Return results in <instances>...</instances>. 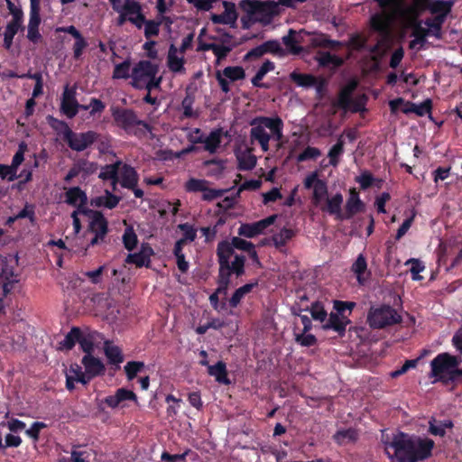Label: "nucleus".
Wrapping results in <instances>:
<instances>
[{
	"label": "nucleus",
	"instance_id": "1",
	"mask_svg": "<svg viewBox=\"0 0 462 462\" xmlns=\"http://www.w3.org/2000/svg\"><path fill=\"white\" fill-rule=\"evenodd\" d=\"M435 442L430 438L399 432L385 446V453L392 462H419L430 458Z\"/></svg>",
	"mask_w": 462,
	"mask_h": 462
},
{
	"label": "nucleus",
	"instance_id": "2",
	"mask_svg": "<svg viewBox=\"0 0 462 462\" xmlns=\"http://www.w3.org/2000/svg\"><path fill=\"white\" fill-rule=\"evenodd\" d=\"M459 361L457 356L448 353L439 354L430 362V377L444 384L462 379V368H457Z\"/></svg>",
	"mask_w": 462,
	"mask_h": 462
},
{
	"label": "nucleus",
	"instance_id": "3",
	"mask_svg": "<svg viewBox=\"0 0 462 462\" xmlns=\"http://www.w3.org/2000/svg\"><path fill=\"white\" fill-rule=\"evenodd\" d=\"M112 116L116 125L124 129L128 134L141 137L152 129L147 122L139 119L133 109L113 107Z\"/></svg>",
	"mask_w": 462,
	"mask_h": 462
},
{
	"label": "nucleus",
	"instance_id": "4",
	"mask_svg": "<svg viewBox=\"0 0 462 462\" xmlns=\"http://www.w3.org/2000/svg\"><path fill=\"white\" fill-rule=\"evenodd\" d=\"M238 5L244 13L253 14L263 26L269 25L280 14L278 4L271 0H241Z\"/></svg>",
	"mask_w": 462,
	"mask_h": 462
},
{
	"label": "nucleus",
	"instance_id": "5",
	"mask_svg": "<svg viewBox=\"0 0 462 462\" xmlns=\"http://www.w3.org/2000/svg\"><path fill=\"white\" fill-rule=\"evenodd\" d=\"M383 14H375L370 19L371 28L381 34L388 32L390 22L401 11L402 0H375Z\"/></svg>",
	"mask_w": 462,
	"mask_h": 462
},
{
	"label": "nucleus",
	"instance_id": "6",
	"mask_svg": "<svg viewBox=\"0 0 462 462\" xmlns=\"http://www.w3.org/2000/svg\"><path fill=\"white\" fill-rule=\"evenodd\" d=\"M402 321V316L390 305L372 307L367 314V322L374 329H382Z\"/></svg>",
	"mask_w": 462,
	"mask_h": 462
},
{
	"label": "nucleus",
	"instance_id": "7",
	"mask_svg": "<svg viewBox=\"0 0 462 462\" xmlns=\"http://www.w3.org/2000/svg\"><path fill=\"white\" fill-rule=\"evenodd\" d=\"M159 66L147 60L138 61L132 69L131 85L134 88L142 90L144 84L153 73H158Z\"/></svg>",
	"mask_w": 462,
	"mask_h": 462
},
{
	"label": "nucleus",
	"instance_id": "8",
	"mask_svg": "<svg viewBox=\"0 0 462 462\" xmlns=\"http://www.w3.org/2000/svg\"><path fill=\"white\" fill-rule=\"evenodd\" d=\"M98 137L99 134L92 130L79 133L71 130L63 141L72 151L80 152L91 147Z\"/></svg>",
	"mask_w": 462,
	"mask_h": 462
},
{
	"label": "nucleus",
	"instance_id": "9",
	"mask_svg": "<svg viewBox=\"0 0 462 462\" xmlns=\"http://www.w3.org/2000/svg\"><path fill=\"white\" fill-rule=\"evenodd\" d=\"M87 232L94 234V236L90 240L88 246H95L105 241V238L108 233V221L102 212L97 211L90 218Z\"/></svg>",
	"mask_w": 462,
	"mask_h": 462
},
{
	"label": "nucleus",
	"instance_id": "10",
	"mask_svg": "<svg viewBox=\"0 0 462 462\" xmlns=\"http://www.w3.org/2000/svg\"><path fill=\"white\" fill-rule=\"evenodd\" d=\"M277 218V215H271L262 220L254 223L241 224L237 233L240 236L253 238L262 234L268 226L273 225Z\"/></svg>",
	"mask_w": 462,
	"mask_h": 462
},
{
	"label": "nucleus",
	"instance_id": "11",
	"mask_svg": "<svg viewBox=\"0 0 462 462\" xmlns=\"http://www.w3.org/2000/svg\"><path fill=\"white\" fill-rule=\"evenodd\" d=\"M76 88L66 85L61 96L60 111L68 118H73L79 110V104L76 98Z\"/></svg>",
	"mask_w": 462,
	"mask_h": 462
},
{
	"label": "nucleus",
	"instance_id": "12",
	"mask_svg": "<svg viewBox=\"0 0 462 462\" xmlns=\"http://www.w3.org/2000/svg\"><path fill=\"white\" fill-rule=\"evenodd\" d=\"M252 126L250 130V140L252 143L257 142L263 152L269 150V142L272 138L271 134L266 132L267 128L263 124L258 122L256 117L250 121Z\"/></svg>",
	"mask_w": 462,
	"mask_h": 462
},
{
	"label": "nucleus",
	"instance_id": "13",
	"mask_svg": "<svg viewBox=\"0 0 462 462\" xmlns=\"http://www.w3.org/2000/svg\"><path fill=\"white\" fill-rule=\"evenodd\" d=\"M124 9L130 14L128 22L134 24L137 29H142L147 23V19L143 13L142 5L135 0H125Z\"/></svg>",
	"mask_w": 462,
	"mask_h": 462
},
{
	"label": "nucleus",
	"instance_id": "14",
	"mask_svg": "<svg viewBox=\"0 0 462 462\" xmlns=\"http://www.w3.org/2000/svg\"><path fill=\"white\" fill-rule=\"evenodd\" d=\"M126 401H133L136 402V394L131 390L125 388H118L114 395L106 396L103 400V402L109 408L116 409L119 406L125 407L124 402Z\"/></svg>",
	"mask_w": 462,
	"mask_h": 462
},
{
	"label": "nucleus",
	"instance_id": "15",
	"mask_svg": "<svg viewBox=\"0 0 462 462\" xmlns=\"http://www.w3.org/2000/svg\"><path fill=\"white\" fill-rule=\"evenodd\" d=\"M223 135H227V132L224 134L222 128H217L209 133L207 137L200 135L194 141V143H204V149L210 153H215L221 143V138Z\"/></svg>",
	"mask_w": 462,
	"mask_h": 462
},
{
	"label": "nucleus",
	"instance_id": "16",
	"mask_svg": "<svg viewBox=\"0 0 462 462\" xmlns=\"http://www.w3.org/2000/svg\"><path fill=\"white\" fill-rule=\"evenodd\" d=\"M256 120L263 124L271 132V136L277 142H281L283 138V121L279 116H256Z\"/></svg>",
	"mask_w": 462,
	"mask_h": 462
},
{
	"label": "nucleus",
	"instance_id": "17",
	"mask_svg": "<svg viewBox=\"0 0 462 462\" xmlns=\"http://www.w3.org/2000/svg\"><path fill=\"white\" fill-rule=\"evenodd\" d=\"M343 195L336 193L331 198H327L326 204L321 206L320 209L334 216L337 220H345L344 213L342 212Z\"/></svg>",
	"mask_w": 462,
	"mask_h": 462
},
{
	"label": "nucleus",
	"instance_id": "18",
	"mask_svg": "<svg viewBox=\"0 0 462 462\" xmlns=\"http://www.w3.org/2000/svg\"><path fill=\"white\" fill-rule=\"evenodd\" d=\"M223 6L225 11L220 14H212L211 21L215 24H230L233 25L237 20V13L236 5L232 2L224 1Z\"/></svg>",
	"mask_w": 462,
	"mask_h": 462
},
{
	"label": "nucleus",
	"instance_id": "19",
	"mask_svg": "<svg viewBox=\"0 0 462 462\" xmlns=\"http://www.w3.org/2000/svg\"><path fill=\"white\" fill-rule=\"evenodd\" d=\"M153 250L149 245H142L138 253L129 254L125 259V263L134 264L136 267H149L151 263V255Z\"/></svg>",
	"mask_w": 462,
	"mask_h": 462
},
{
	"label": "nucleus",
	"instance_id": "20",
	"mask_svg": "<svg viewBox=\"0 0 462 462\" xmlns=\"http://www.w3.org/2000/svg\"><path fill=\"white\" fill-rule=\"evenodd\" d=\"M365 204L360 199L359 193L355 188L350 189L344 212L345 219L352 218L356 214L364 210Z\"/></svg>",
	"mask_w": 462,
	"mask_h": 462
},
{
	"label": "nucleus",
	"instance_id": "21",
	"mask_svg": "<svg viewBox=\"0 0 462 462\" xmlns=\"http://www.w3.org/2000/svg\"><path fill=\"white\" fill-rule=\"evenodd\" d=\"M350 323L347 317L340 316L334 312H330L328 321L322 326L324 330L332 329L340 337H343L346 330V326Z\"/></svg>",
	"mask_w": 462,
	"mask_h": 462
},
{
	"label": "nucleus",
	"instance_id": "22",
	"mask_svg": "<svg viewBox=\"0 0 462 462\" xmlns=\"http://www.w3.org/2000/svg\"><path fill=\"white\" fill-rule=\"evenodd\" d=\"M356 87L357 83L354 80L343 87L338 93L337 99L334 106L347 111L350 108L351 103L353 102L352 96Z\"/></svg>",
	"mask_w": 462,
	"mask_h": 462
},
{
	"label": "nucleus",
	"instance_id": "23",
	"mask_svg": "<svg viewBox=\"0 0 462 462\" xmlns=\"http://www.w3.org/2000/svg\"><path fill=\"white\" fill-rule=\"evenodd\" d=\"M85 371L90 376H99L105 374L106 367L103 362L93 355H85L81 360Z\"/></svg>",
	"mask_w": 462,
	"mask_h": 462
},
{
	"label": "nucleus",
	"instance_id": "24",
	"mask_svg": "<svg viewBox=\"0 0 462 462\" xmlns=\"http://www.w3.org/2000/svg\"><path fill=\"white\" fill-rule=\"evenodd\" d=\"M235 256V246L233 243L226 240L220 241L217 247V256L219 266L227 268L231 256Z\"/></svg>",
	"mask_w": 462,
	"mask_h": 462
},
{
	"label": "nucleus",
	"instance_id": "25",
	"mask_svg": "<svg viewBox=\"0 0 462 462\" xmlns=\"http://www.w3.org/2000/svg\"><path fill=\"white\" fill-rule=\"evenodd\" d=\"M14 273L13 271L8 272L7 269L3 270V274L0 275V311L2 312L5 305H4V297L7 296L14 287L15 282H17L13 278Z\"/></svg>",
	"mask_w": 462,
	"mask_h": 462
},
{
	"label": "nucleus",
	"instance_id": "26",
	"mask_svg": "<svg viewBox=\"0 0 462 462\" xmlns=\"http://www.w3.org/2000/svg\"><path fill=\"white\" fill-rule=\"evenodd\" d=\"M121 180L120 184L125 189H134L137 186L139 175L135 169L129 164H122L120 166Z\"/></svg>",
	"mask_w": 462,
	"mask_h": 462
},
{
	"label": "nucleus",
	"instance_id": "27",
	"mask_svg": "<svg viewBox=\"0 0 462 462\" xmlns=\"http://www.w3.org/2000/svg\"><path fill=\"white\" fill-rule=\"evenodd\" d=\"M104 353L108 363L115 365V370L119 368V365L124 361V355L119 346H115L109 340L104 342Z\"/></svg>",
	"mask_w": 462,
	"mask_h": 462
},
{
	"label": "nucleus",
	"instance_id": "28",
	"mask_svg": "<svg viewBox=\"0 0 462 462\" xmlns=\"http://www.w3.org/2000/svg\"><path fill=\"white\" fill-rule=\"evenodd\" d=\"M454 1L452 0H433L428 5L429 11L435 16H440L442 19H447L450 14Z\"/></svg>",
	"mask_w": 462,
	"mask_h": 462
},
{
	"label": "nucleus",
	"instance_id": "29",
	"mask_svg": "<svg viewBox=\"0 0 462 462\" xmlns=\"http://www.w3.org/2000/svg\"><path fill=\"white\" fill-rule=\"evenodd\" d=\"M315 59L321 68L337 69L344 64V60L341 57L328 51H318Z\"/></svg>",
	"mask_w": 462,
	"mask_h": 462
},
{
	"label": "nucleus",
	"instance_id": "30",
	"mask_svg": "<svg viewBox=\"0 0 462 462\" xmlns=\"http://www.w3.org/2000/svg\"><path fill=\"white\" fill-rule=\"evenodd\" d=\"M178 49L174 44H171L167 56V66L173 73H184L185 60L183 57L177 56Z\"/></svg>",
	"mask_w": 462,
	"mask_h": 462
},
{
	"label": "nucleus",
	"instance_id": "31",
	"mask_svg": "<svg viewBox=\"0 0 462 462\" xmlns=\"http://www.w3.org/2000/svg\"><path fill=\"white\" fill-rule=\"evenodd\" d=\"M411 26L414 40L410 42V48L413 49L417 44L423 45L426 42V37L430 35V30L422 27L420 20L411 21Z\"/></svg>",
	"mask_w": 462,
	"mask_h": 462
},
{
	"label": "nucleus",
	"instance_id": "32",
	"mask_svg": "<svg viewBox=\"0 0 462 462\" xmlns=\"http://www.w3.org/2000/svg\"><path fill=\"white\" fill-rule=\"evenodd\" d=\"M297 32L290 29L287 35L282 38V43L285 45V51L288 54L299 55L302 52L303 48L300 45V41L296 39Z\"/></svg>",
	"mask_w": 462,
	"mask_h": 462
},
{
	"label": "nucleus",
	"instance_id": "33",
	"mask_svg": "<svg viewBox=\"0 0 462 462\" xmlns=\"http://www.w3.org/2000/svg\"><path fill=\"white\" fill-rule=\"evenodd\" d=\"M208 374L215 377V380L222 384L228 385L231 383L227 375L226 365L223 361H218L214 365H208Z\"/></svg>",
	"mask_w": 462,
	"mask_h": 462
},
{
	"label": "nucleus",
	"instance_id": "34",
	"mask_svg": "<svg viewBox=\"0 0 462 462\" xmlns=\"http://www.w3.org/2000/svg\"><path fill=\"white\" fill-rule=\"evenodd\" d=\"M275 69V64L273 61L270 60H266L262 66L259 68L255 75L252 78L251 83L255 88H268L269 87L262 83L263 79L265 77V75Z\"/></svg>",
	"mask_w": 462,
	"mask_h": 462
},
{
	"label": "nucleus",
	"instance_id": "35",
	"mask_svg": "<svg viewBox=\"0 0 462 462\" xmlns=\"http://www.w3.org/2000/svg\"><path fill=\"white\" fill-rule=\"evenodd\" d=\"M310 45L312 47H320L328 49H337L344 46V42L337 40H331L325 33H319L314 35L310 39Z\"/></svg>",
	"mask_w": 462,
	"mask_h": 462
},
{
	"label": "nucleus",
	"instance_id": "36",
	"mask_svg": "<svg viewBox=\"0 0 462 462\" xmlns=\"http://www.w3.org/2000/svg\"><path fill=\"white\" fill-rule=\"evenodd\" d=\"M454 424L450 420H437L431 418L429 420L428 432L433 436L444 437L446 435L447 429H452Z\"/></svg>",
	"mask_w": 462,
	"mask_h": 462
},
{
	"label": "nucleus",
	"instance_id": "37",
	"mask_svg": "<svg viewBox=\"0 0 462 462\" xmlns=\"http://www.w3.org/2000/svg\"><path fill=\"white\" fill-rule=\"evenodd\" d=\"M65 202L69 206H76L79 202L88 203V197L79 187H71L65 193Z\"/></svg>",
	"mask_w": 462,
	"mask_h": 462
},
{
	"label": "nucleus",
	"instance_id": "38",
	"mask_svg": "<svg viewBox=\"0 0 462 462\" xmlns=\"http://www.w3.org/2000/svg\"><path fill=\"white\" fill-rule=\"evenodd\" d=\"M121 165V161H117L112 164H106L102 168L98 177L103 180H111L112 183L116 185L118 181V172Z\"/></svg>",
	"mask_w": 462,
	"mask_h": 462
},
{
	"label": "nucleus",
	"instance_id": "39",
	"mask_svg": "<svg viewBox=\"0 0 462 462\" xmlns=\"http://www.w3.org/2000/svg\"><path fill=\"white\" fill-rule=\"evenodd\" d=\"M345 141L343 135H340L337 143L329 149L328 157L329 158V164L333 167H337L339 164L340 157L345 152Z\"/></svg>",
	"mask_w": 462,
	"mask_h": 462
},
{
	"label": "nucleus",
	"instance_id": "40",
	"mask_svg": "<svg viewBox=\"0 0 462 462\" xmlns=\"http://www.w3.org/2000/svg\"><path fill=\"white\" fill-rule=\"evenodd\" d=\"M351 271L356 274L357 282L360 284H364L366 281V278L364 277V274L367 271V263L364 254H360L357 256L351 266Z\"/></svg>",
	"mask_w": 462,
	"mask_h": 462
},
{
	"label": "nucleus",
	"instance_id": "41",
	"mask_svg": "<svg viewBox=\"0 0 462 462\" xmlns=\"http://www.w3.org/2000/svg\"><path fill=\"white\" fill-rule=\"evenodd\" d=\"M195 102V95L189 89L186 90V96L181 101L182 114L185 118H195L199 115L193 110V105Z\"/></svg>",
	"mask_w": 462,
	"mask_h": 462
},
{
	"label": "nucleus",
	"instance_id": "42",
	"mask_svg": "<svg viewBox=\"0 0 462 462\" xmlns=\"http://www.w3.org/2000/svg\"><path fill=\"white\" fill-rule=\"evenodd\" d=\"M355 180L363 190L368 189L374 184L380 188L382 182V180L374 179L373 174L367 170L363 171L359 176L356 177Z\"/></svg>",
	"mask_w": 462,
	"mask_h": 462
},
{
	"label": "nucleus",
	"instance_id": "43",
	"mask_svg": "<svg viewBox=\"0 0 462 462\" xmlns=\"http://www.w3.org/2000/svg\"><path fill=\"white\" fill-rule=\"evenodd\" d=\"M295 236V232L287 227H283L280 232L272 236V240L276 248L285 246L287 243Z\"/></svg>",
	"mask_w": 462,
	"mask_h": 462
},
{
	"label": "nucleus",
	"instance_id": "44",
	"mask_svg": "<svg viewBox=\"0 0 462 462\" xmlns=\"http://www.w3.org/2000/svg\"><path fill=\"white\" fill-rule=\"evenodd\" d=\"M79 336H81V329L78 327H73L60 342V348L71 350L75 346L76 343L79 342Z\"/></svg>",
	"mask_w": 462,
	"mask_h": 462
},
{
	"label": "nucleus",
	"instance_id": "45",
	"mask_svg": "<svg viewBox=\"0 0 462 462\" xmlns=\"http://www.w3.org/2000/svg\"><path fill=\"white\" fill-rule=\"evenodd\" d=\"M261 45L264 51V54L270 53L280 58L287 56V51L281 46L280 42L277 40H269Z\"/></svg>",
	"mask_w": 462,
	"mask_h": 462
},
{
	"label": "nucleus",
	"instance_id": "46",
	"mask_svg": "<svg viewBox=\"0 0 462 462\" xmlns=\"http://www.w3.org/2000/svg\"><path fill=\"white\" fill-rule=\"evenodd\" d=\"M291 79L300 87H314L317 84V78L311 74H302L293 71L290 75Z\"/></svg>",
	"mask_w": 462,
	"mask_h": 462
},
{
	"label": "nucleus",
	"instance_id": "47",
	"mask_svg": "<svg viewBox=\"0 0 462 462\" xmlns=\"http://www.w3.org/2000/svg\"><path fill=\"white\" fill-rule=\"evenodd\" d=\"M47 122L58 134L62 135L63 140L69 134V132L72 130L65 121L55 118L52 116H47Z\"/></svg>",
	"mask_w": 462,
	"mask_h": 462
},
{
	"label": "nucleus",
	"instance_id": "48",
	"mask_svg": "<svg viewBox=\"0 0 462 462\" xmlns=\"http://www.w3.org/2000/svg\"><path fill=\"white\" fill-rule=\"evenodd\" d=\"M303 310L310 311L313 319L323 322L327 319L328 313L324 306L319 301H314L310 307H306Z\"/></svg>",
	"mask_w": 462,
	"mask_h": 462
},
{
	"label": "nucleus",
	"instance_id": "49",
	"mask_svg": "<svg viewBox=\"0 0 462 462\" xmlns=\"http://www.w3.org/2000/svg\"><path fill=\"white\" fill-rule=\"evenodd\" d=\"M334 439L338 444H346L357 439V432L356 430L349 428L347 430H338L334 435Z\"/></svg>",
	"mask_w": 462,
	"mask_h": 462
},
{
	"label": "nucleus",
	"instance_id": "50",
	"mask_svg": "<svg viewBox=\"0 0 462 462\" xmlns=\"http://www.w3.org/2000/svg\"><path fill=\"white\" fill-rule=\"evenodd\" d=\"M222 75L231 81H237L245 78V69L240 66H228L222 71Z\"/></svg>",
	"mask_w": 462,
	"mask_h": 462
},
{
	"label": "nucleus",
	"instance_id": "51",
	"mask_svg": "<svg viewBox=\"0 0 462 462\" xmlns=\"http://www.w3.org/2000/svg\"><path fill=\"white\" fill-rule=\"evenodd\" d=\"M27 143L25 142H21L18 145V149L16 152L14 153L12 163L9 165L11 169L13 170V172L14 171L15 174H17L18 167L23 163L24 161V153L27 151Z\"/></svg>",
	"mask_w": 462,
	"mask_h": 462
},
{
	"label": "nucleus",
	"instance_id": "52",
	"mask_svg": "<svg viewBox=\"0 0 462 462\" xmlns=\"http://www.w3.org/2000/svg\"><path fill=\"white\" fill-rule=\"evenodd\" d=\"M445 21L446 20L442 19L440 16H434L433 18L426 19L424 23L428 26L427 29L430 30V34L439 38L441 28Z\"/></svg>",
	"mask_w": 462,
	"mask_h": 462
},
{
	"label": "nucleus",
	"instance_id": "53",
	"mask_svg": "<svg viewBox=\"0 0 462 462\" xmlns=\"http://www.w3.org/2000/svg\"><path fill=\"white\" fill-rule=\"evenodd\" d=\"M328 195V185L323 180H318L313 189L312 201L314 205H319L321 200Z\"/></svg>",
	"mask_w": 462,
	"mask_h": 462
},
{
	"label": "nucleus",
	"instance_id": "54",
	"mask_svg": "<svg viewBox=\"0 0 462 462\" xmlns=\"http://www.w3.org/2000/svg\"><path fill=\"white\" fill-rule=\"evenodd\" d=\"M245 256L243 254H236L234 261L229 263L231 273H235L237 277L245 274Z\"/></svg>",
	"mask_w": 462,
	"mask_h": 462
},
{
	"label": "nucleus",
	"instance_id": "55",
	"mask_svg": "<svg viewBox=\"0 0 462 462\" xmlns=\"http://www.w3.org/2000/svg\"><path fill=\"white\" fill-rule=\"evenodd\" d=\"M430 1L429 0H414L413 5L409 8V14L411 15L412 20H419L418 18L425 10L429 11L428 5Z\"/></svg>",
	"mask_w": 462,
	"mask_h": 462
},
{
	"label": "nucleus",
	"instance_id": "56",
	"mask_svg": "<svg viewBox=\"0 0 462 462\" xmlns=\"http://www.w3.org/2000/svg\"><path fill=\"white\" fill-rule=\"evenodd\" d=\"M138 243L137 236L132 227H127L123 235V244L126 250L133 251Z\"/></svg>",
	"mask_w": 462,
	"mask_h": 462
},
{
	"label": "nucleus",
	"instance_id": "57",
	"mask_svg": "<svg viewBox=\"0 0 462 462\" xmlns=\"http://www.w3.org/2000/svg\"><path fill=\"white\" fill-rule=\"evenodd\" d=\"M209 181L201 179L190 178L185 184L188 192H203Z\"/></svg>",
	"mask_w": 462,
	"mask_h": 462
},
{
	"label": "nucleus",
	"instance_id": "58",
	"mask_svg": "<svg viewBox=\"0 0 462 462\" xmlns=\"http://www.w3.org/2000/svg\"><path fill=\"white\" fill-rule=\"evenodd\" d=\"M144 367V363L140 361H129L125 365V372L129 381L134 379L139 372Z\"/></svg>",
	"mask_w": 462,
	"mask_h": 462
},
{
	"label": "nucleus",
	"instance_id": "59",
	"mask_svg": "<svg viewBox=\"0 0 462 462\" xmlns=\"http://www.w3.org/2000/svg\"><path fill=\"white\" fill-rule=\"evenodd\" d=\"M178 228L183 232V236L180 240H184V243L193 242L197 238V229L189 223L180 224Z\"/></svg>",
	"mask_w": 462,
	"mask_h": 462
},
{
	"label": "nucleus",
	"instance_id": "60",
	"mask_svg": "<svg viewBox=\"0 0 462 462\" xmlns=\"http://www.w3.org/2000/svg\"><path fill=\"white\" fill-rule=\"evenodd\" d=\"M238 170L240 171H250L253 170L256 165V158L252 154H243L237 157Z\"/></svg>",
	"mask_w": 462,
	"mask_h": 462
},
{
	"label": "nucleus",
	"instance_id": "61",
	"mask_svg": "<svg viewBox=\"0 0 462 462\" xmlns=\"http://www.w3.org/2000/svg\"><path fill=\"white\" fill-rule=\"evenodd\" d=\"M321 155V151L317 147L308 146L302 152L297 156L298 162H303L309 160H316Z\"/></svg>",
	"mask_w": 462,
	"mask_h": 462
},
{
	"label": "nucleus",
	"instance_id": "62",
	"mask_svg": "<svg viewBox=\"0 0 462 462\" xmlns=\"http://www.w3.org/2000/svg\"><path fill=\"white\" fill-rule=\"evenodd\" d=\"M78 343L79 344L80 348L86 355H92V353L94 352V338L92 335H84L81 332V336H79V340Z\"/></svg>",
	"mask_w": 462,
	"mask_h": 462
},
{
	"label": "nucleus",
	"instance_id": "63",
	"mask_svg": "<svg viewBox=\"0 0 462 462\" xmlns=\"http://www.w3.org/2000/svg\"><path fill=\"white\" fill-rule=\"evenodd\" d=\"M130 65L129 60H125L116 65L113 71V79H127L131 77L129 74Z\"/></svg>",
	"mask_w": 462,
	"mask_h": 462
},
{
	"label": "nucleus",
	"instance_id": "64",
	"mask_svg": "<svg viewBox=\"0 0 462 462\" xmlns=\"http://www.w3.org/2000/svg\"><path fill=\"white\" fill-rule=\"evenodd\" d=\"M317 337L312 334L304 333H299L295 334V342L300 344L302 346H313L317 344Z\"/></svg>",
	"mask_w": 462,
	"mask_h": 462
}]
</instances>
